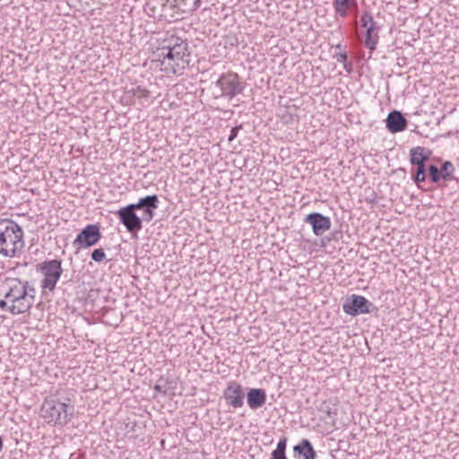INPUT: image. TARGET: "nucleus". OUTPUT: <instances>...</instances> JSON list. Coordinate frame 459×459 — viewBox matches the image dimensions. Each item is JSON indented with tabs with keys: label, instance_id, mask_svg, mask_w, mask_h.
<instances>
[{
	"label": "nucleus",
	"instance_id": "15",
	"mask_svg": "<svg viewBox=\"0 0 459 459\" xmlns=\"http://www.w3.org/2000/svg\"><path fill=\"white\" fill-rule=\"evenodd\" d=\"M333 8L336 18H346L353 8L357 7V0H333Z\"/></svg>",
	"mask_w": 459,
	"mask_h": 459
},
{
	"label": "nucleus",
	"instance_id": "21",
	"mask_svg": "<svg viewBox=\"0 0 459 459\" xmlns=\"http://www.w3.org/2000/svg\"><path fill=\"white\" fill-rule=\"evenodd\" d=\"M427 171L431 182L438 183L441 180V173H439V169L436 165H429Z\"/></svg>",
	"mask_w": 459,
	"mask_h": 459
},
{
	"label": "nucleus",
	"instance_id": "1",
	"mask_svg": "<svg viewBox=\"0 0 459 459\" xmlns=\"http://www.w3.org/2000/svg\"><path fill=\"white\" fill-rule=\"evenodd\" d=\"M6 286L4 299L0 300V308L12 315L28 312L35 302V289L28 281L18 279L7 280Z\"/></svg>",
	"mask_w": 459,
	"mask_h": 459
},
{
	"label": "nucleus",
	"instance_id": "2",
	"mask_svg": "<svg viewBox=\"0 0 459 459\" xmlns=\"http://www.w3.org/2000/svg\"><path fill=\"white\" fill-rule=\"evenodd\" d=\"M168 44L163 45L158 53L160 70L166 75L181 74L190 62L188 45L178 37H170L167 39Z\"/></svg>",
	"mask_w": 459,
	"mask_h": 459
},
{
	"label": "nucleus",
	"instance_id": "5",
	"mask_svg": "<svg viewBox=\"0 0 459 459\" xmlns=\"http://www.w3.org/2000/svg\"><path fill=\"white\" fill-rule=\"evenodd\" d=\"M37 271L43 276L40 281L42 290L53 291L63 273L62 261L60 259L43 261L37 265Z\"/></svg>",
	"mask_w": 459,
	"mask_h": 459
},
{
	"label": "nucleus",
	"instance_id": "30",
	"mask_svg": "<svg viewBox=\"0 0 459 459\" xmlns=\"http://www.w3.org/2000/svg\"><path fill=\"white\" fill-rule=\"evenodd\" d=\"M341 48L340 44L336 45V48Z\"/></svg>",
	"mask_w": 459,
	"mask_h": 459
},
{
	"label": "nucleus",
	"instance_id": "18",
	"mask_svg": "<svg viewBox=\"0 0 459 459\" xmlns=\"http://www.w3.org/2000/svg\"><path fill=\"white\" fill-rule=\"evenodd\" d=\"M429 159L423 147H416L411 150V162L412 165L424 163Z\"/></svg>",
	"mask_w": 459,
	"mask_h": 459
},
{
	"label": "nucleus",
	"instance_id": "10",
	"mask_svg": "<svg viewBox=\"0 0 459 459\" xmlns=\"http://www.w3.org/2000/svg\"><path fill=\"white\" fill-rule=\"evenodd\" d=\"M100 238V227L96 224H89L77 235L74 243L82 247H89L96 245Z\"/></svg>",
	"mask_w": 459,
	"mask_h": 459
},
{
	"label": "nucleus",
	"instance_id": "13",
	"mask_svg": "<svg viewBox=\"0 0 459 459\" xmlns=\"http://www.w3.org/2000/svg\"><path fill=\"white\" fill-rule=\"evenodd\" d=\"M385 122L386 128L391 133L402 132L405 130L407 126V120L404 118L401 112L396 110L391 111L388 114Z\"/></svg>",
	"mask_w": 459,
	"mask_h": 459
},
{
	"label": "nucleus",
	"instance_id": "16",
	"mask_svg": "<svg viewBox=\"0 0 459 459\" xmlns=\"http://www.w3.org/2000/svg\"><path fill=\"white\" fill-rule=\"evenodd\" d=\"M294 451L303 455V459H315L316 454L308 439H302L294 446Z\"/></svg>",
	"mask_w": 459,
	"mask_h": 459
},
{
	"label": "nucleus",
	"instance_id": "25",
	"mask_svg": "<svg viewBox=\"0 0 459 459\" xmlns=\"http://www.w3.org/2000/svg\"><path fill=\"white\" fill-rule=\"evenodd\" d=\"M342 65H343V68L345 69V71L347 73H351V70H352V64L351 63H349L347 61L346 63H344Z\"/></svg>",
	"mask_w": 459,
	"mask_h": 459
},
{
	"label": "nucleus",
	"instance_id": "14",
	"mask_svg": "<svg viewBox=\"0 0 459 459\" xmlns=\"http://www.w3.org/2000/svg\"><path fill=\"white\" fill-rule=\"evenodd\" d=\"M266 393L262 388H251L247 394V403L251 410H257L266 403Z\"/></svg>",
	"mask_w": 459,
	"mask_h": 459
},
{
	"label": "nucleus",
	"instance_id": "24",
	"mask_svg": "<svg viewBox=\"0 0 459 459\" xmlns=\"http://www.w3.org/2000/svg\"><path fill=\"white\" fill-rule=\"evenodd\" d=\"M334 58L337 62L344 64L348 61V55L346 52H340L334 55Z\"/></svg>",
	"mask_w": 459,
	"mask_h": 459
},
{
	"label": "nucleus",
	"instance_id": "22",
	"mask_svg": "<svg viewBox=\"0 0 459 459\" xmlns=\"http://www.w3.org/2000/svg\"><path fill=\"white\" fill-rule=\"evenodd\" d=\"M286 446H287V437H281L278 444L276 449L273 451V454H280V455H286Z\"/></svg>",
	"mask_w": 459,
	"mask_h": 459
},
{
	"label": "nucleus",
	"instance_id": "11",
	"mask_svg": "<svg viewBox=\"0 0 459 459\" xmlns=\"http://www.w3.org/2000/svg\"><path fill=\"white\" fill-rule=\"evenodd\" d=\"M371 303L364 297L352 295L342 306L343 311L351 316L366 314L369 312Z\"/></svg>",
	"mask_w": 459,
	"mask_h": 459
},
{
	"label": "nucleus",
	"instance_id": "3",
	"mask_svg": "<svg viewBox=\"0 0 459 459\" xmlns=\"http://www.w3.org/2000/svg\"><path fill=\"white\" fill-rule=\"evenodd\" d=\"M159 206V198L156 195H147L141 198L138 203L129 204L119 209L117 212L120 221L131 233L138 232L142 230V220L135 213L136 210L143 209L144 220L150 221L154 217V210Z\"/></svg>",
	"mask_w": 459,
	"mask_h": 459
},
{
	"label": "nucleus",
	"instance_id": "17",
	"mask_svg": "<svg viewBox=\"0 0 459 459\" xmlns=\"http://www.w3.org/2000/svg\"><path fill=\"white\" fill-rule=\"evenodd\" d=\"M455 166L451 161H445L441 168L439 169V173H441V180L444 181H452L455 179Z\"/></svg>",
	"mask_w": 459,
	"mask_h": 459
},
{
	"label": "nucleus",
	"instance_id": "6",
	"mask_svg": "<svg viewBox=\"0 0 459 459\" xmlns=\"http://www.w3.org/2000/svg\"><path fill=\"white\" fill-rule=\"evenodd\" d=\"M40 415L48 424H65L68 420L67 405L54 397L46 398Z\"/></svg>",
	"mask_w": 459,
	"mask_h": 459
},
{
	"label": "nucleus",
	"instance_id": "26",
	"mask_svg": "<svg viewBox=\"0 0 459 459\" xmlns=\"http://www.w3.org/2000/svg\"><path fill=\"white\" fill-rule=\"evenodd\" d=\"M237 133H238V127L232 128L230 135L229 137V141H232L237 136Z\"/></svg>",
	"mask_w": 459,
	"mask_h": 459
},
{
	"label": "nucleus",
	"instance_id": "27",
	"mask_svg": "<svg viewBox=\"0 0 459 459\" xmlns=\"http://www.w3.org/2000/svg\"><path fill=\"white\" fill-rule=\"evenodd\" d=\"M271 459H287L286 455L273 454Z\"/></svg>",
	"mask_w": 459,
	"mask_h": 459
},
{
	"label": "nucleus",
	"instance_id": "20",
	"mask_svg": "<svg viewBox=\"0 0 459 459\" xmlns=\"http://www.w3.org/2000/svg\"><path fill=\"white\" fill-rule=\"evenodd\" d=\"M126 93L137 99H148L150 97V91L142 86L134 87L128 90Z\"/></svg>",
	"mask_w": 459,
	"mask_h": 459
},
{
	"label": "nucleus",
	"instance_id": "12",
	"mask_svg": "<svg viewBox=\"0 0 459 459\" xmlns=\"http://www.w3.org/2000/svg\"><path fill=\"white\" fill-rule=\"evenodd\" d=\"M306 223L312 226L313 232L316 236L323 235L331 228V220L329 217L324 216L318 212H313L306 216L304 219Z\"/></svg>",
	"mask_w": 459,
	"mask_h": 459
},
{
	"label": "nucleus",
	"instance_id": "4",
	"mask_svg": "<svg viewBox=\"0 0 459 459\" xmlns=\"http://www.w3.org/2000/svg\"><path fill=\"white\" fill-rule=\"evenodd\" d=\"M23 230L12 220L0 221V254L7 257L19 256L24 247Z\"/></svg>",
	"mask_w": 459,
	"mask_h": 459
},
{
	"label": "nucleus",
	"instance_id": "9",
	"mask_svg": "<svg viewBox=\"0 0 459 459\" xmlns=\"http://www.w3.org/2000/svg\"><path fill=\"white\" fill-rule=\"evenodd\" d=\"M223 397L229 406L238 409L244 405V389L237 381H230L223 392Z\"/></svg>",
	"mask_w": 459,
	"mask_h": 459
},
{
	"label": "nucleus",
	"instance_id": "28",
	"mask_svg": "<svg viewBox=\"0 0 459 459\" xmlns=\"http://www.w3.org/2000/svg\"><path fill=\"white\" fill-rule=\"evenodd\" d=\"M202 0H194L193 7L194 10H197L201 6Z\"/></svg>",
	"mask_w": 459,
	"mask_h": 459
},
{
	"label": "nucleus",
	"instance_id": "7",
	"mask_svg": "<svg viewBox=\"0 0 459 459\" xmlns=\"http://www.w3.org/2000/svg\"><path fill=\"white\" fill-rule=\"evenodd\" d=\"M360 27L364 30V45L370 51H374L379 40V26L368 12L362 13L359 19Z\"/></svg>",
	"mask_w": 459,
	"mask_h": 459
},
{
	"label": "nucleus",
	"instance_id": "19",
	"mask_svg": "<svg viewBox=\"0 0 459 459\" xmlns=\"http://www.w3.org/2000/svg\"><path fill=\"white\" fill-rule=\"evenodd\" d=\"M414 180L416 183L424 182L427 176V169L424 163L415 164Z\"/></svg>",
	"mask_w": 459,
	"mask_h": 459
},
{
	"label": "nucleus",
	"instance_id": "23",
	"mask_svg": "<svg viewBox=\"0 0 459 459\" xmlns=\"http://www.w3.org/2000/svg\"><path fill=\"white\" fill-rule=\"evenodd\" d=\"M91 259L100 263L106 259V254L102 248H97L91 253Z\"/></svg>",
	"mask_w": 459,
	"mask_h": 459
},
{
	"label": "nucleus",
	"instance_id": "8",
	"mask_svg": "<svg viewBox=\"0 0 459 459\" xmlns=\"http://www.w3.org/2000/svg\"><path fill=\"white\" fill-rule=\"evenodd\" d=\"M221 91V95L233 99L240 94L244 90V82L240 81L239 76L236 73L229 72L223 74L216 82Z\"/></svg>",
	"mask_w": 459,
	"mask_h": 459
},
{
	"label": "nucleus",
	"instance_id": "29",
	"mask_svg": "<svg viewBox=\"0 0 459 459\" xmlns=\"http://www.w3.org/2000/svg\"><path fill=\"white\" fill-rule=\"evenodd\" d=\"M3 447H4L3 439L0 437V452L3 450Z\"/></svg>",
	"mask_w": 459,
	"mask_h": 459
}]
</instances>
